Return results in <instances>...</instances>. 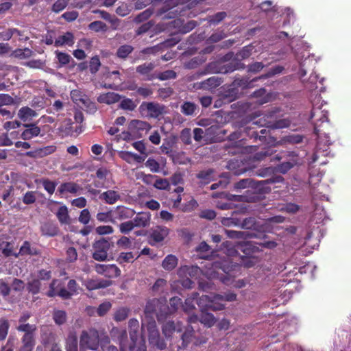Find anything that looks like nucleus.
<instances>
[{"instance_id": "f257e3e1", "label": "nucleus", "mask_w": 351, "mask_h": 351, "mask_svg": "<svg viewBox=\"0 0 351 351\" xmlns=\"http://www.w3.org/2000/svg\"><path fill=\"white\" fill-rule=\"evenodd\" d=\"M237 265H229L228 261L214 262L211 266L205 271V276L208 279H219L226 285L232 286L236 288L245 287V282L243 280H235L236 275L234 272Z\"/></svg>"}, {"instance_id": "f03ea898", "label": "nucleus", "mask_w": 351, "mask_h": 351, "mask_svg": "<svg viewBox=\"0 0 351 351\" xmlns=\"http://www.w3.org/2000/svg\"><path fill=\"white\" fill-rule=\"evenodd\" d=\"M237 295L233 293H228L224 295H202L199 296L197 293H193L191 297L185 300V307H213V304H219L223 306V301L231 302L236 300Z\"/></svg>"}, {"instance_id": "7ed1b4c3", "label": "nucleus", "mask_w": 351, "mask_h": 351, "mask_svg": "<svg viewBox=\"0 0 351 351\" xmlns=\"http://www.w3.org/2000/svg\"><path fill=\"white\" fill-rule=\"evenodd\" d=\"M82 289L75 280H70L66 288L59 280H53L49 286V290L47 295L49 297L59 296L63 300L71 299L82 292Z\"/></svg>"}, {"instance_id": "20e7f679", "label": "nucleus", "mask_w": 351, "mask_h": 351, "mask_svg": "<svg viewBox=\"0 0 351 351\" xmlns=\"http://www.w3.org/2000/svg\"><path fill=\"white\" fill-rule=\"evenodd\" d=\"M311 119H315L314 122V132L318 136V142H317V152L320 149H323V152L325 151L324 147H322V144L324 143V147L325 145L328 146L330 145V140L329 136L326 135L324 136V139L322 138L321 134H319L320 130L319 129V127L320 126V124L319 122L324 123L326 121H328V112L324 110H321L319 108H315L313 107L311 114Z\"/></svg>"}, {"instance_id": "39448f33", "label": "nucleus", "mask_w": 351, "mask_h": 351, "mask_svg": "<svg viewBox=\"0 0 351 351\" xmlns=\"http://www.w3.org/2000/svg\"><path fill=\"white\" fill-rule=\"evenodd\" d=\"M167 107L155 101H143L138 107L139 112L148 119H159L167 112Z\"/></svg>"}, {"instance_id": "423d86ee", "label": "nucleus", "mask_w": 351, "mask_h": 351, "mask_svg": "<svg viewBox=\"0 0 351 351\" xmlns=\"http://www.w3.org/2000/svg\"><path fill=\"white\" fill-rule=\"evenodd\" d=\"M275 112L272 111L266 115V118H261L258 121H253L252 125H259L270 129H282L289 126L290 121L286 119L276 120L274 117Z\"/></svg>"}, {"instance_id": "0eeeda50", "label": "nucleus", "mask_w": 351, "mask_h": 351, "mask_svg": "<svg viewBox=\"0 0 351 351\" xmlns=\"http://www.w3.org/2000/svg\"><path fill=\"white\" fill-rule=\"evenodd\" d=\"M80 347L84 349L97 350L99 344V332L95 329L83 330L80 336Z\"/></svg>"}, {"instance_id": "6e6552de", "label": "nucleus", "mask_w": 351, "mask_h": 351, "mask_svg": "<svg viewBox=\"0 0 351 351\" xmlns=\"http://www.w3.org/2000/svg\"><path fill=\"white\" fill-rule=\"evenodd\" d=\"M110 249V243L104 238L95 241L92 245V257L99 262L108 261V252Z\"/></svg>"}, {"instance_id": "1a4fd4ad", "label": "nucleus", "mask_w": 351, "mask_h": 351, "mask_svg": "<svg viewBox=\"0 0 351 351\" xmlns=\"http://www.w3.org/2000/svg\"><path fill=\"white\" fill-rule=\"evenodd\" d=\"M182 343L179 346L180 349H185L190 343L197 346L206 342V339L204 337L195 336V332L191 326H188L181 336Z\"/></svg>"}, {"instance_id": "9d476101", "label": "nucleus", "mask_w": 351, "mask_h": 351, "mask_svg": "<svg viewBox=\"0 0 351 351\" xmlns=\"http://www.w3.org/2000/svg\"><path fill=\"white\" fill-rule=\"evenodd\" d=\"M148 340L150 345L159 350H164L167 347L165 340L160 336V333L156 328L155 322L149 323L147 326Z\"/></svg>"}, {"instance_id": "9b49d317", "label": "nucleus", "mask_w": 351, "mask_h": 351, "mask_svg": "<svg viewBox=\"0 0 351 351\" xmlns=\"http://www.w3.org/2000/svg\"><path fill=\"white\" fill-rule=\"evenodd\" d=\"M95 271L101 275H104L109 278L118 277L121 274L120 269L114 264H96L95 265Z\"/></svg>"}, {"instance_id": "f8f14e48", "label": "nucleus", "mask_w": 351, "mask_h": 351, "mask_svg": "<svg viewBox=\"0 0 351 351\" xmlns=\"http://www.w3.org/2000/svg\"><path fill=\"white\" fill-rule=\"evenodd\" d=\"M84 286L88 290L106 288L112 285V281L100 278L87 279L84 281Z\"/></svg>"}, {"instance_id": "ddd939ff", "label": "nucleus", "mask_w": 351, "mask_h": 351, "mask_svg": "<svg viewBox=\"0 0 351 351\" xmlns=\"http://www.w3.org/2000/svg\"><path fill=\"white\" fill-rule=\"evenodd\" d=\"M154 68L155 64L154 63L145 62L141 65L138 66L136 68V71L140 75L145 76V80H152L156 79V75L151 73Z\"/></svg>"}, {"instance_id": "4468645a", "label": "nucleus", "mask_w": 351, "mask_h": 351, "mask_svg": "<svg viewBox=\"0 0 351 351\" xmlns=\"http://www.w3.org/2000/svg\"><path fill=\"white\" fill-rule=\"evenodd\" d=\"M200 272V268L197 266L184 265L178 269L177 274L180 278H196Z\"/></svg>"}, {"instance_id": "2eb2a0df", "label": "nucleus", "mask_w": 351, "mask_h": 351, "mask_svg": "<svg viewBox=\"0 0 351 351\" xmlns=\"http://www.w3.org/2000/svg\"><path fill=\"white\" fill-rule=\"evenodd\" d=\"M26 129L21 133V137L23 140H30L38 136L40 133V128L36 124H24Z\"/></svg>"}, {"instance_id": "dca6fc26", "label": "nucleus", "mask_w": 351, "mask_h": 351, "mask_svg": "<svg viewBox=\"0 0 351 351\" xmlns=\"http://www.w3.org/2000/svg\"><path fill=\"white\" fill-rule=\"evenodd\" d=\"M151 214L149 212H141L138 213L132 219L135 227L145 228L150 223Z\"/></svg>"}, {"instance_id": "f3484780", "label": "nucleus", "mask_w": 351, "mask_h": 351, "mask_svg": "<svg viewBox=\"0 0 351 351\" xmlns=\"http://www.w3.org/2000/svg\"><path fill=\"white\" fill-rule=\"evenodd\" d=\"M121 99V96L118 93L114 92H108L107 93L101 94L97 97V101L101 104L110 105L119 101Z\"/></svg>"}, {"instance_id": "a211bd4d", "label": "nucleus", "mask_w": 351, "mask_h": 351, "mask_svg": "<svg viewBox=\"0 0 351 351\" xmlns=\"http://www.w3.org/2000/svg\"><path fill=\"white\" fill-rule=\"evenodd\" d=\"M112 213L114 220L129 219L134 214V211L133 210L124 206H117Z\"/></svg>"}, {"instance_id": "6ab92c4d", "label": "nucleus", "mask_w": 351, "mask_h": 351, "mask_svg": "<svg viewBox=\"0 0 351 351\" xmlns=\"http://www.w3.org/2000/svg\"><path fill=\"white\" fill-rule=\"evenodd\" d=\"M120 198L121 195L119 192L114 190H108L99 195V199L108 204H115Z\"/></svg>"}, {"instance_id": "aec40b11", "label": "nucleus", "mask_w": 351, "mask_h": 351, "mask_svg": "<svg viewBox=\"0 0 351 351\" xmlns=\"http://www.w3.org/2000/svg\"><path fill=\"white\" fill-rule=\"evenodd\" d=\"M169 234V229L165 226H158L152 232L151 237L156 243L161 242Z\"/></svg>"}, {"instance_id": "412c9836", "label": "nucleus", "mask_w": 351, "mask_h": 351, "mask_svg": "<svg viewBox=\"0 0 351 351\" xmlns=\"http://www.w3.org/2000/svg\"><path fill=\"white\" fill-rule=\"evenodd\" d=\"M208 309L202 308L199 315V322L207 327H211L215 324L216 319L212 313L207 312Z\"/></svg>"}, {"instance_id": "4be33fe9", "label": "nucleus", "mask_w": 351, "mask_h": 351, "mask_svg": "<svg viewBox=\"0 0 351 351\" xmlns=\"http://www.w3.org/2000/svg\"><path fill=\"white\" fill-rule=\"evenodd\" d=\"M60 193H70L73 194L79 193L82 190V187L74 182H65L62 184L59 189Z\"/></svg>"}, {"instance_id": "5701e85b", "label": "nucleus", "mask_w": 351, "mask_h": 351, "mask_svg": "<svg viewBox=\"0 0 351 351\" xmlns=\"http://www.w3.org/2000/svg\"><path fill=\"white\" fill-rule=\"evenodd\" d=\"M221 82L218 77L213 76L198 84L197 88L203 89H212L217 87Z\"/></svg>"}, {"instance_id": "b1692460", "label": "nucleus", "mask_w": 351, "mask_h": 351, "mask_svg": "<svg viewBox=\"0 0 351 351\" xmlns=\"http://www.w3.org/2000/svg\"><path fill=\"white\" fill-rule=\"evenodd\" d=\"M38 115L37 112L29 107H23L18 112V117L23 121H29Z\"/></svg>"}, {"instance_id": "393cba45", "label": "nucleus", "mask_w": 351, "mask_h": 351, "mask_svg": "<svg viewBox=\"0 0 351 351\" xmlns=\"http://www.w3.org/2000/svg\"><path fill=\"white\" fill-rule=\"evenodd\" d=\"M178 260L177 257L173 254L167 255L162 263V267L167 271H172L178 265Z\"/></svg>"}, {"instance_id": "a878e982", "label": "nucleus", "mask_w": 351, "mask_h": 351, "mask_svg": "<svg viewBox=\"0 0 351 351\" xmlns=\"http://www.w3.org/2000/svg\"><path fill=\"white\" fill-rule=\"evenodd\" d=\"M197 110V105L191 101H185L180 106L181 112L186 116H193Z\"/></svg>"}, {"instance_id": "bb28decb", "label": "nucleus", "mask_w": 351, "mask_h": 351, "mask_svg": "<svg viewBox=\"0 0 351 351\" xmlns=\"http://www.w3.org/2000/svg\"><path fill=\"white\" fill-rule=\"evenodd\" d=\"M22 343L23 344L21 349L22 351H32L35 344L34 334H24L22 338Z\"/></svg>"}, {"instance_id": "cd10ccee", "label": "nucleus", "mask_w": 351, "mask_h": 351, "mask_svg": "<svg viewBox=\"0 0 351 351\" xmlns=\"http://www.w3.org/2000/svg\"><path fill=\"white\" fill-rule=\"evenodd\" d=\"M197 178L200 180L202 184H208L214 179L215 171L212 169L202 171L197 173Z\"/></svg>"}, {"instance_id": "c85d7f7f", "label": "nucleus", "mask_w": 351, "mask_h": 351, "mask_svg": "<svg viewBox=\"0 0 351 351\" xmlns=\"http://www.w3.org/2000/svg\"><path fill=\"white\" fill-rule=\"evenodd\" d=\"M74 43L73 35L71 32H66L59 36L54 42L55 46L60 47L64 45L71 46Z\"/></svg>"}, {"instance_id": "c756f323", "label": "nucleus", "mask_w": 351, "mask_h": 351, "mask_svg": "<svg viewBox=\"0 0 351 351\" xmlns=\"http://www.w3.org/2000/svg\"><path fill=\"white\" fill-rule=\"evenodd\" d=\"M162 333L164 335L169 338L171 337L173 332L177 331H181L180 328H178L177 325L174 323V322L169 321L163 324L162 327Z\"/></svg>"}, {"instance_id": "7c9ffc66", "label": "nucleus", "mask_w": 351, "mask_h": 351, "mask_svg": "<svg viewBox=\"0 0 351 351\" xmlns=\"http://www.w3.org/2000/svg\"><path fill=\"white\" fill-rule=\"evenodd\" d=\"M130 128L138 131H148L151 128V125L146 121L134 119L130 121Z\"/></svg>"}, {"instance_id": "2f4dec72", "label": "nucleus", "mask_w": 351, "mask_h": 351, "mask_svg": "<svg viewBox=\"0 0 351 351\" xmlns=\"http://www.w3.org/2000/svg\"><path fill=\"white\" fill-rule=\"evenodd\" d=\"M38 254V251L36 248L31 246L30 243L28 241H25L23 245L21 247L19 252L16 254H14L16 257H18L19 254L21 255H36Z\"/></svg>"}, {"instance_id": "473e14b6", "label": "nucleus", "mask_w": 351, "mask_h": 351, "mask_svg": "<svg viewBox=\"0 0 351 351\" xmlns=\"http://www.w3.org/2000/svg\"><path fill=\"white\" fill-rule=\"evenodd\" d=\"M40 230L42 234L45 236L53 237L58 234L56 226L51 223H43L40 227Z\"/></svg>"}, {"instance_id": "72a5a7b5", "label": "nucleus", "mask_w": 351, "mask_h": 351, "mask_svg": "<svg viewBox=\"0 0 351 351\" xmlns=\"http://www.w3.org/2000/svg\"><path fill=\"white\" fill-rule=\"evenodd\" d=\"M56 215L62 223H69V216L68 215V209L66 206H63L60 207L58 210Z\"/></svg>"}, {"instance_id": "f704fd0d", "label": "nucleus", "mask_w": 351, "mask_h": 351, "mask_svg": "<svg viewBox=\"0 0 351 351\" xmlns=\"http://www.w3.org/2000/svg\"><path fill=\"white\" fill-rule=\"evenodd\" d=\"M130 90H136L138 95L144 98L151 96L154 91L149 86H140V87H130Z\"/></svg>"}, {"instance_id": "c9c22d12", "label": "nucleus", "mask_w": 351, "mask_h": 351, "mask_svg": "<svg viewBox=\"0 0 351 351\" xmlns=\"http://www.w3.org/2000/svg\"><path fill=\"white\" fill-rule=\"evenodd\" d=\"M66 351H78L77 338L75 335H69L66 342Z\"/></svg>"}, {"instance_id": "e433bc0d", "label": "nucleus", "mask_w": 351, "mask_h": 351, "mask_svg": "<svg viewBox=\"0 0 351 351\" xmlns=\"http://www.w3.org/2000/svg\"><path fill=\"white\" fill-rule=\"evenodd\" d=\"M133 49L131 45H124L119 47L117 51V55L119 58L125 59L132 52Z\"/></svg>"}, {"instance_id": "4c0bfd02", "label": "nucleus", "mask_w": 351, "mask_h": 351, "mask_svg": "<svg viewBox=\"0 0 351 351\" xmlns=\"http://www.w3.org/2000/svg\"><path fill=\"white\" fill-rule=\"evenodd\" d=\"M97 219L100 222H112L114 223L112 211H108L106 213H98L96 215Z\"/></svg>"}, {"instance_id": "58836bf2", "label": "nucleus", "mask_w": 351, "mask_h": 351, "mask_svg": "<svg viewBox=\"0 0 351 351\" xmlns=\"http://www.w3.org/2000/svg\"><path fill=\"white\" fill-rule=\"evenodd\" d=\"M117 245L123 250L133 249V245L130 238L127 237H121L117 241Z\"/></svg>"}, {"instance_id": "ea45409f", "label": "nucleus", "mask_w": 351, "mask_h": 351, "mask_svg": "<svg viewBox=\"0 0 351 351\" xmlns=\"http://www.w3.org/2000/svg\"><path fill=\"white\" fill-rule=\"evenodd\" d=\"M136 107L135 102L129 98L123 99L119 104V108L123 110L133 111Z\"/></svg>"}, {"instance_id": "a19ab883", "label": "nucleus", "mask_w": 351, "mask_h": 351, "mask_svg": "<svg viewBox=\"0 0 351 351\" xmlns=\"http://www.w3.org/2000/svg\"><path fill=\"white\" fill-rule=\"evenodd\" d=\"M17 330L23 332L25 334L30 333L34 335L37 328L34 324H21L16 327Z\"/></svg>"}, {"instance_id": "79ce46f5", "label": "nucleus", "mask_w": 351, "mask_h": 351, "mask_svg": "<svg viewBox=\"0 0 351 351\" xmlns=\"http://www.w3.org/2000/svg\"><path fill=\"white\" fill-rule=\"evenodd\" d=\"M169 181L167 179L160 178L157 176L154 186L159 190H167L169 188Z\"/></svg>"}, {"instance_id": "37998d69", "label": "nucleus", "mask_w": 351, "mask_h": 351, "mask_svg": "<svg viewBox=\"0 0 351 351\" xmlns=\"http://www.w3.org/2000/svg\"><path fill=\"white\" fill-rule=\"evenodd\" d=\"M36 194H37L36 191H31L26 192L23 197V199H22L23 202L27 205L34 204L37 199Z\"/></svg>"}, {"instance_id": "c03bdc74", "label": "nucleus", "mask_w": 351, "mask_h": 351, "mask_svg": "<svg viewBox=\"0 0 351 351\" xmlns=\"http://www.w3.org/2000/svg\"><path fill=\"white\" fill-rule=\"evenodd\" d=\"M0 250L5 256H10L15 254L12 253V245L7 241H0Z\"/></svg>"}, {"instance_id": "a18cd8bd", "label": "nucleus", "mask_w": 351, "mask_h": 351, "mask_svg": "<svg viewBox=\"0 0 351 351\" xmlns=\"http://www.w3.org/2000/svg\"><path fill=\"white\" fill-rule=\"evenodd\" d=\"M167 287V280L163 278L158 279L152 287L153 291L156 293L162 292Z\"/></svg>"}, {"instance_id": "49530a36", "label": "nucleus", "mask_w": 351, "mask_h": 351, "mask_svg": "<svg viewBox=\"0 0 351 351\" xmlns=\"http://www.w3.org/2000/svg\"><path fill=\"white\" fill-rule=\"evenodd\" d=\"M145 165L153 173L160 172V164L153 158H149Z\"/></svg>"}, {"instance_id": "de8ad7c7", "label": "nucleus", "mask_w": 351, "mask_h": 351, "mask_svg": "<svg viewBox=\"0 0 351 351\" xmlns=\"http://www.w3.org/2000/svg\"><path fill=\"white\" fill-rule=\"evenodd\" d=\"M176 77V73L172 70H167L165 71L159 73L158 75H156V78H158L160 80H167L169 79H174Z\"/></svg>"}, {"instance_id": "09e8293b", "label": "nucleus", "mask_w": 351, "mask_h": 351, "mask_svg": "<svg viewBox=\"0 0 351 351\" xmlns=\"http://www.w3.org/2000/svg\"><path fill=\"white\" fill-rule=\"evenodd\" d=\"M134 227H135V226L133 223V221L130 220V221H128L121 223L119 225V230L122 234H128L130 232H131L134 229Z\"/></svg>"}, {"instance_id": "8fccbe9b", "label": "nucleus", "mask_w": 351, "mask_h": 351, "mask_svg": "<svg viewBox=\"0 0 351 351\" xmlns=\"http://www.w3.org/2000/svg\"><path fill=\"white\" fill-rule=\"evenodd\" d=\"M226 234L230 239H245L247 234L245 232L236 230H225Z\"/></svg>"}, {"instance_id": "3c124183", "label": "nucleus", "mask_w": 351, "mask_h": 351, "mask_svg": "<svg viewBox=\"0 0 351 351\" xmlns=\"http://www.w3.org/2000/svg\"><path fill=\"white\" fill-rule=\"evenodd\" d=\"M130 351H147L145 341L142 337L136 344H130L129 346Z\"/></svg>"}, {"instance_id": "603ef678", "label": "nucleus", "mask_w": 351, "mask_h": 351, "mask_svg": "<svg viewBox=\"0 0 351 351\" xmlns=\"http://www.w3.org/2000/svg\"><path fill=\"white\" fill-rule=\"evenodd\" d=\"M56 58L61 65H65L70 62L71 57L66 53L60 52L58 51H56Z\"/></svg>"}, {"instance_id": "864d4df0", "label": "nucleus", "mask_w": 351, "mask_h": 351, "mask_svg": "<svg viewBox=\"0 0 351 351\" xmlns=\"http://www.w3.org/2000/svg\"><path fill=\"white\" fill-rule=\"evenodd\" d=\"M134 254L132 252H121L118 258L117 261L120 263H131L134 261Z\"/></svg>"}, {"instance_id": "5fc2aeb1", "label": "nucleus", "mask_w": 351, "mask_h": 351, "mask_svg": "<svg viewBox=\"0 0 351 351\" xmlns=\"http://www.w3.org/2000/svg\"><path fill=\"white\" fill-rule=\"evenodd\" d=\"M89 28L95 32L106 31V25L100 21H94L90 23Z\"/></svg>"}, {"instance_id": "6e6d98bb", "label": "nucleus", "mask_w": 351, "mask_h": 351, "mask_svg": "<svg viewBox=\"0 0 351 351\" xmlns=\"http://www.w3.org/2000/svg\"><path fill=\"white\" fill-rule=\"evenodd\" d=\"M14 55L21 58H27L32 56L33 51L29 48L19 49L14 51Z\"/></svg>"}, {"instance_id": "4d7b16f0", "label": "nucleus", "mask_w": 351, "mask_h": 351, "mask_svg": "<svg viewBox=\"0 0 351 351\" xmlns=\"http://www.w3.org/2000/svg\"><path fill=\"white\" fill-rule=\"evenodd\" d=\"M66 315L64 311L58 310L53 314V319L56 324L60 325L65 322Z\"/></svg>"}, {"instance_id": "13d9d810", "label": "nucleus", "mask_w": 351, "mask_h": 351, "mask_svg": "<svg viewBox=\"0 0 351 351\" xmlns=\"http://www.w3.org/2000/svg\"><path fill=\"white\" fill-rule=\"evenodd\" d=\"M9 324L7 320H2L0 323V340H4L8 335Z\"/></svg>"}, {"instance_id": "bf43d9fd", "label": "nucleus", "mask_w": 351, "mask_h": 351, "mask_svg": "<svg viewBox=\"0 0 351 351\" xmlns=\"http://www.w3.org/2000/svg\"><path fill=\"white\" fill-rule=\"evenodd\" d=\"M44 189L50 194L52 195L56 189V184L47 179L43 180L41 181Z\"/></svg>"}, {"instance_id": "052dcab7", "label": "nucleus", "mask_w": 351, "mask_h": 351, "mask_svg": "<svg viewBox=\"0 0 351 351\" xmlns=\"http://www.w3.org/2000/svg\"><path fill=\"white\" fill-rule=\"evenodd\" d=\"M68 4V0H57L52 7V10L55 12H60L63 10Z\"/></svg>"}, {"instance_id": "680f3d73", "label": "nucleus", "mask_w": 351, "mask_h": 351, "mask_svg": "<svg viewBox=\"0 0 351 351\" xmlns=\"http://www.w3.org/2000/svg\"><path fill=\"white\" fill-rule=\"evenodd\" d=\"M128 315V308H119L114 315V319L118 322L125 320Z\"/></svg>"}, {"instance_id": "e2e57ef3", "label": "nucleus", "mask_w": 351, "mask_h": 351, "mask_svg": "<svg viewBox=\"0 0 351 351\" xmlns=\"http://www.w3.org/2000/svg\"><path fill=\"white\" fill-rule=\"evenodd\" d=\"M227 16L226 12H220L210 17L208 22L210 24H217Z\"/></svg>"}, {"instance_id": "0e129e2a", "label": "nucleus", "mask_w": 351, "mask_h": 351, "mask_svg": "<svg viewBox=\"0 0 351 351\" xmlns=\"http://www.w3.org/2000/svg\"><path fill=\"white\" fill-rule=\"evenodd\" d=\"M158 97L161 99H166L171 96L173 93V90L170 87L161 88L158 90Z\"/></svg>"}, {"instance_id": "69168bd1", "label": "nucleus", "mask_w": 351, "mask_h": 351, "mask_svg": "<svg viewBox=\"0 0 351 351\" xmlns=\"http://www.w3.org/2000/svg\"><path fill=\"white\" fill-rule=\"evenodd\" d=\"M191 133L190 129L185 128L181 132L180 139L184 144L189 145L191 143Z\"/></svg>"}, {"instance_id": "338daca9", "label": "nucleus", "mask_w": 351, "mask_h": 351, "mask_svg": "<svg viewBox=\"0 0 351 351\" xmlns=\"http://www.w3.org/2000/svg\"><path fill=\"white\" fill-rule=\"evenodd\" d=\"M295 162H284L279 165L276 169L277 171L282 173H286L289 169H291L294 165Z\"/></svg>"}, {"instance_id": "774afa93", "label": "nucleus", "mask_w": 351, "mask_h": 351, "mask_svg": "<svg viewBox=\"0 0 351 351\" xmlns=\"http://www.w3.org/2000/svg\"><path fill=\"white\" fill-rule=\"evenodd\" d=\"M256 221L254 217H248L245 219L241 223V226L244 229L255 228Z\"/></svg>"}]
</instances>
